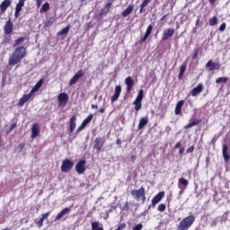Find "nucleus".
Masks as SVG:
<instances>
[{"label": "nucleus", "mask_w": 230, "mask_h": 230, "mask_svg": "<svg viewBox=\"0 0 230 230\" xmlns=\"http://www.w3.org/2000/svg\"><path fill=\"white\" fill-rule=\"evenodd\" d=\"M28 52L26 51V47L18 46L12 53L9 58V66H17L21 64L23 58H26Z\"/></svg>", "instance_id": "f257e3e1"}, {"label": "nucleus", "mask_w": 230, "mask_h": 230, "mask_svg": "<svg viewBox=\"0 0 230 230\" xmlns=\"http://www.w3.org/2000/svg\"><path fill=\"white\" fill-rule=\"evenodd\" d=\"M194 222L195 216H189L180 222L178 226V230H188L191 227V226H193Z\"/></svg>", "instance_id": "f03ea898"}, {"label": "nucleus", "mask_w": 230, "mask_h": 230, "mask_svg": "<svg viewBox=\"0 0 230 230\" xmlns=\"http://www.w3.org/2000/svg\"><path fill=\"white\" fill-rule=\"evenodd\" d=\"M130 195H132L135 200H143V202L146 200V193L145 191V187H141L138 190H130Z\"/></svg>", "instance_id": "7ed1b4c3"}, {"label": "nucleus", "mask_w": 230, "mask_h": 230, "mask_svg": "<svg viewBox=\"0 0 230 230\" xmlns=\"http://www.w3.org/2000/svg\"><path fill=\"white\" fill-rule=\"evenodd\" d=\"M143 98H145V91L140 90L137 95V98L133 102L136 112H139V111H141V107H143Z\"/></svg>", "instance_id": "20e7f679"}, {"label": "nucleus", "mask_w": 230, "mask_h": 230, "mask_svg": "<svg viewBox=\"0 0 230 230\" xmlns=\"http://www.w3.org/2000/svg\"><path fill=\"white\" fill-rule=\"evenodd\" d=\"M73 166H75V162L69 159H65L62 161L61 172L63 173H67V172H71V170H73Z\"/></svg>", "instance_id": "39448f33"}, {"label": "nucleus", "mask_w": 230, "mask_h": 230, "mask_svg": "<svg viewBox=\"0 0 230 230\" xmlns=\"http://www.w3.org/2000/svg\"><path fill=\"white\" fill-rule=\"evenodd\" d=\"M69 100V95L66 93H61L58 95V107H66L67 105V101Z\"/></svg>", "instance_id": "423d86ee"}, {"label": "nucleus", "mask_w": 230, "mask_h": 230, "mask_svg": "<svg viewBox=\"0 0 230 230\" xmlns=\"http://www.w3.org/2000/svg\"><path fill=\"white\" fill-rule=\"evenodd\" d=\"M84 75H85V71H84L83 69L77 71V73H75V75L70 79L68 85H75L78 82V80H80L82 76H84Z\"/></svg>", "instance_id": "0eeeda50"}, {"label": "nucleus", "mask_w": 230, "mask_h": 230, "mask_svg": "<svg viewBox=\"0 0 230 230\" xmlns=\"http://www.w3.org/2000/svg\"><path fill=\"white\" fill-rule=\"evenodd\" d=\"M13 32V22H12V19H9L4 26V35H12Z\"/></svg>", "instance_id": "6e6552de"}, {"label": "nucleus", "mask_w": 230, "mask_h": 230, "mask_svg": "<svg viewBox=\"0 0 230 230\" xmlns=\"http://www.w3.org/2000/svg\"><path fill=\"white\" fill-rule=\"evenodd\" d=\"M173 35H175V29L167 28L162 34V40H168V39H170V37H173Z\"/></svg>", "instance_id": "1a4fd4ad"}, {"label": "nucleus", "mask_w": 230, "mask_h": 230, "mask_svg": "<svg viewBox=\"0 0 230 230\" xmlns=\"http://www.w3.org/2000/svg\"><path fill=\"white\" fill-rule=\"evenodd\" d=\"M222 154L225 163L230 161V146H227V144H223Z\"/></svg>", "instance_id": "9d476101"}, {"label": "nucleus", "mask_w": 230, "mask_h": 230, "mask_svg": "<svg viewBox=\"0 0 230 230\" xmlns=\"http://www.w3.org/2000/svg\"><path fill=\"white\" fill-rule=\"evenodd\" d=\"M205 67L208 69V71H218L220 69V63L219 62H213V60H209L206 65Z\"/></svg>", "instance_id": "9b49d317"}, {"label": "nucleus", "mask_w": 230, "mask_h": 230, "mask_svg": "<svg viewBox=\"0 0 230 230\" xmlns=\"http://www.w3.org/2000/svg\"><path fill=\"white\" fill-rule=\"evenodd\" d=\"M75 172H77L78 175L85 172V160H81L75 164Z\"/></svg>", "instance_id": "f8f14e48"}, {"label": "nucleus", "mask_w": 230, "mask_h": 230, "mask_svg": "<svg viewBox=\"0 0 230 230\" xmlns=\"http://www.w3.org/2000/svg\"><path fill=\"white\" fill-rule=\"evenodd\" d=\"M26 3V0H19V2L16 4L15 12H14V17L17 19L21 15V12H22V7L24 6V4Z\"/></svg>", "instance_id": "ddd939ff"}, {"label": "nucleus", "mask_w": 230, "mask_h": 230, "mask_svg": "<svg viewBox=\"0 0 230 230\" xmlns=\"http://www.w3.org/2000/svg\"><path fill=\"white\" fill-rule=\"evenodd\" d=\"M163 199H164V191H160L158 192L152 199V205L153 208H155V206H157V204H159L160 200H163Z\"/></svg>", "instance_id": "4468645a"}, {"label": "nucleus", "mask_w": 230, "mask_h": 230, "mask_svg": "<svg viewBox=\"0 0 230 230\" xmlns=\"http://www.w3.org/2000/svg\"><path fill=\"white\" fill-rule=\"evenodd\" d=\"M153 30H154V25L150 24L147 26V29H146L144 36L139 40L140 44H143V42H146V39H148L149 35H152Z\"/></svg>", "instance_id": "2eb2a0df"}, {"label": "nucleus", "mask_w": 230, "mask_h": 230, "mask_svg": "<svg viewBox=\"0 0 230 230\" xmlns=\"http://www.w3.org/2000/svg\"><path fill=\"white\" fill-rule=\"evenodd\" d=\"M202 91H204V84H202V83H199L196 87H194L190 91V94L193 97L199 96V94H200V93H202Z\"/></svg>", "instance_id": "dca6fc26"}, {"label": "nucleus", "mask_w": 230, "mask_h": 230, "mask_svg": "<svg viewBox=\"0 0 230 230\" xmlns=\"http://www.w3.org/2000/svg\"><path fill=\"white\" fill-rule=\"evenodd\" d=\"M120 94H121V85H117L115 87L114 94L111 98V103H114V102H118V100L119 99Z\"/></svg>", "instance_id": "f3484780"}, {"label": "nucleus", "mask_w": 230, "mask_h": 230, "mask_svg": "<svg viewBox=\"0 0 230 230\" xmlns=\"http://www.w3.org/2000/svg\"><path fill=\"white\" fill-rule=\"evenodd\" d=\"M103 147V142H102V137H96L93 141V148L100 154L102 152V148Z\"/></svg>", "instance_id": "a211bd4d"}, {"label": "nucleus", "mask_w": 230, "mask_h": 230, "mask_svg": "<svg viewBox=\"0 0 230 230\" xmlns=\"http://www.w3.org/2000/svg\"><path fill=\"white\" fill-rule=\"evenodd\" d=\"M33 96V93L30 92L28 94H24L18 102V107H23L24 103L28 102L31 97Z\"/></svg>", "instance_id": "6ab92c4d"}, {"label": "nucleus", "mask_w": 230, "mask_h": 230, "mask_svg": "<svg viewBox=\"0 0 230 230\" xmlns=\"http://www.w3.org/2000/svg\"><path fill=\"white\" fill-rule=\"evenodd\" d=\"M11 5H12V0H4L0 4L1 13H4V12H6V10H8L9 6H11Z\"/></svg>", "instance_id": "aec40b11"}, {"label": "nucleus", "mask_w": 230, "mask_h": 230, "mask_svg": "<svg viewBox=\"0 0 230 230\" xmlns=\"http://www.w3.org/2000/svg\"><path fill=\"white\" fill-rule=\"evenodd\" d=\"M76 128V115H74L69 119V132L73 134Z\"/></svg>", "instance_id": "412c9836"}, {"label": "nucleus", "mask_w": 230, "mask_h": 230, "mask_svg": "<svg viewBox=\"0 0 230 230\" xmlns=\"http://www.w3.org/2000/svg\"><path fill=\"white\" fill-rule=\"evenodd\" d=\"M40 133V128H39V124L35 123L32 125L31 128V139H35V137H39V134Z\"/></svg>", "instance_id": "4be33fe9"}, {"label": "nucleus", "mask_w": 230, "mask_h": 230, "mask_svg": "<svg viewBox=\"0 0 230 230\" xmlns=\"http://www.w3.org/2000/svg\"><path fill=\"white\" fill-rule=\"evenodd\" d=\"M68 213H71V208H63L55 217V221L60 220L64 216L68 215Z\"/></svg>", "instance_id": "5701e85b"}, {"label": "nucleus", "mask_w": 230, "mask_h": 230, "mask_svg": "<svg viewBox=\"0 0 230 230\" xmlns=\"http://www.w3.org/2000/svg\"><path fill=\"white\" fill-rule=\"evenodd\" d=\"M125 84L127 85V93H130L134 87V79H132L130 76H128L125 79Z\"/></svg>", "instance_id": "b1692460"}, {"label": "nucleus", "mask_w": 230, "mask_h": 230, "mask_svg": "<svg viewBox=\"0 0 230 230\" xmlns=\"http://www.w3.org/2000/svg\"><path fill=\"white\" fill-rule=\"evenodd\" d=\"M44 84V79H40L37 84L32 87L31 90V94H33L34 93H37L40 87Z\"/></svg>", "instance_id": "393cba45"}, {"label": "nucleus", "mask_w": 230, "mask_h": 230, "mask_svg": "<svg viewBox=\"0 0 230 230\" xmlns=\"http://www.w3.org/2000/svg\"><path fill=\"white\" fill-rule=\"evenodd\" d=\"M148 125V117H143L139 119L138 123V130H142V128H145Z\"/></svg>", "instance_id": "a878e982"}, {"label": "nucleus", "mask_w": 230, "mask_h": 230, "mask_svg": "<svg viewBox=\"0 0 230 230\" xmlns=\"http://www.w3.org/2000/svg\"><path fill=\"white\" fill-rule=\"evenodd\" d=\"M134 12V4H129L122 13V17H128Z\"/></svg>", "instance_id": "bb28decb"}, {"label": "nucleus", "mask_w": 230, "mask_h": 230, "mask_svg": "<svg viewBox=\"0 0 230 230\" xmlns=\"http://www.w3.org/2000/svg\"><path fill=\"white\" fill-rule=\"evenodd\" d=\"M112 6V3H108L102 10L100 13V15L102 17H105L109 12H111V7Z\"/></svg>", "instance_id": "cd10ccee"}, {"label": "nucleus", "mask_w": 230, "mask_h": 230, "mask_svg": "<svg viewBox=\"0 0 230 230\" xmlns=\"http://www.w3.org/2000/svg\"><path fill=\"white\" fill-rule=\"evenodd\" d=\"M184 105V100H181L176 103L175 106V114L176 116H179V114H181V111H182V106Z\"/></svg>", "instance_id": "c85d7f7f"}, {"label": "nucleus", "mask_w": 230, "mask_h": 230, "mask_svg": "<svg viewBox=\"0 0 230 230\" xmlns=\"http://www.w3.org/2000/svg\"><path fill=\"white\" fill-rule=\"evenodd\" d=\"M202 122V119H194L192 121L189 122L184 128H191L192 127H195L197 125H200Z\"/></svg>", "instance_id": "c756f323"}, {"label": "nucleus", "mask_w": 230, "mask_h": 230, "mask_svg": "<svg viewBox=\"0 0 230 230\" xmlns=\"http://www.w3.org/2000/svg\"><path fill=\"white\" fill-rule=\"evenodd\" d=\"M92 230H103V225H100V222L94 221L92 222Z\"/></svg>", "instance_id": "7c9ffc66"}, {"label": "nucleus", "mask_w": 230, "mask_h": 230, "mask_svg": "<svg viewBox=\"0 0 230 230\" xmlns=\"http://www.w3.org/2000/svg\"><path fill=\"white\" fill-rule=\"evenodd\" d=\"M69 30H71V25H67L66 27L61 29L58 32V35L61 36V35H67V33H69Z\"/></svg>", "instance_id": "2f4dec72"}, {"label": "nucleus", "mask_w": 230, "mask_h": 230, "mask_svg": "<svg viewBox=\"0 0 230 230\" xmlns=\"http://www.w3.org/2000/svg\"><path fill=\"white\" fill-rule=\"evenodd\" d=\"M150 1H152V0H144L142 2V4H140L139 13H143V12H146L145 8H146V6H148V4L150 3Z\"/></svg>", "instance_id": "473e14b6"}, {"label": "nucleus", "mask_w": 230, "mask_h": 230, "mask_svg": "<svg viewBox=\"0 0 230 230\" xmlns=\"http://www.w3.org/2000/svg\"><path fill=\"white\" fill-rule=\"evenodd\" d=\"M178 184L179 188H181V186H184L186 188L188 187V184H190V181H188V180H186L185 178H180L178 180Z\"/></svg>", "instance_id": "72a5a7b5"}, {"label": "nucleus", "mask_w": 230, "mask_h": 230, "mask_svg": "<svg viewBox=\"0 0 230 230\" xmlns=\"http://www.w3.org/2000/svg\"><path fill=\"white\" fill-rule=\"evenodd\" d=\"M209 26H217L218 24V18L217 16H213L212 18H209Z\"/></svg>", "instance_id": "f704fd0d"}, {"label": "nucleus", "mask_w": 230, "mask_h": 230, "mask_svg": "<svg viewBox=\"0 0 230 230\" xmlns=\"http://www.w3.org/2000/svg\"><path fill=\"white\" fill-rule=\"evenodd\" d=\"M48 10H49V3L46 2L41 6L40 12V13H45L46 12H48Z\"/></svg>", "instance_id": "c9c22d12"}, {"label": "nucleus", "mask_w": 230, "mask_h": 230, "mask_svg": "<svg viewBox=\"0 0 230 230\" xmlns=\"http://www.w3.org/2000/svg\"><path fill=\"white\" fill-rule=\"evenodd\" d=\"M25 38L24 37H20L17 40H15L14 43H13V48L17 47V46H21V44H22V42H24Z\"/></svg>", "instance_id": "e433bc0d"}, {"label": "nucleus", "mask_w": 230, "mask_h": 230, "mask_svg": "<svg viewBox=\"0 0 230 230\" xmlns=\"http://www.w3.org/2000/svg\"><path fill=\"white\" fill-rule=\"evenodd\" d=\"M199 51H200V49L199 47L193 49L192 60H197V58H199Z\"/></svg>", "instance_id": "4c0bfd02"}, {"label": "nucleus", "mask_w": 230, "mask_h": 230, "mask_svg": "<svg viewBox=\"0 0 230 230\" xmlns=\"http://www.w3.org/2000/svg\"><path fill=\"white\" fill-rule=\"evenodd\" d=\"M93 118H94V115L93 114H90L87 118H85L84 120H83V123L84 125H89L90 121H93Z\"/></svg>", "instance_id": "58836bf2"}, {"label": "nucleus", "mask_w": 230, "mask_h": 230, "mask_svg": "<svg viewBox=\"0 0 230 230\" xmlns=\"http://www.w3.org/2000/svg\"><path fill=\"white\" fill-rule=\"evenodd\" d=\"M15 127H17V122L11 124L9 128L5 130L6 136H9V134L12 132V130H13V128H15Z\"/></svg>", "instance_id": "ea45409f"}, {"label": "nucleus", "mask_w": 230, "mask_h": 230, "mask_svg": "<svg viewBox=\"0 0 230 230\" xmlns=\"http://www.w3.org/2000/svg\"><path fill=\"white\" fill-rule=\"evenodd\" d=\"M227 77H218L216 80V84H227Z\"/></svg>", "instance_id": "a19ab883"}, {"label": "nucleus", "mask_w": 230, "mask_h": 230, "mask_svg": "<svg viewBox=\"0 0 230 230\" xmlns=\"http://www.w3.org/2000/svg\"><path fill=\"white\" fill-rule=\"evenodd\" d=\"M35 224H36L37 227H39V229H40V227H42V226H44V221L40 217L38 221L35 220Z\"/></svg>", "instance_id": "79ce46f5"}, {"label": "nucleus", "mask_w": 230, "mask_h": 230, "mask_svg": "<svg viewBox=\"0 0 230 230\" xmlns=\"http://www.w3.org/2000/svg\"><path fill=\"white\" fill-rule=\"evenodd\" d=\"M24 146H26V144L22 143L19 144L18 146L16 147L17 152L21 153L24 150Z\"/></svg>", "instance_id": "37998d69"}, {"label": "nucleus", "mask_w": 230, "mask_h": 230, "mask_svg": "<svg viewBox=\"0 0 230 230\" xmlns=\"http://www.w3.org/2000/svg\"><path fill=\"white\" fill-rule=\"evenodd\" d=\"M158 211H160V213L166 211V205L164 203L160 204L158 206Z\"/></svg>", "instance_id": "c03bdc74"}, {"label": "nucleus", "mask_w": 230, "mask_h": 230, "mask_svg": "<svg viewBox=\"0 0 230 230\" xmlns=\"http://www.w3.org/2000/svg\"><path fill=\"white\" fill-rule=\"evenodd\" d=\"M85 127H87L84 122H82V124L78 127L76 132L78 134V132H82V130H84L85 128Z\"/></svg>", "instance_id": "a18cd8bd"}, {"label": "nucleus", "mask_w": 230, "mask_h": 230, "mask_svg": "<svg viewBox=\"0 0 230 230\" xmlns=\"http://www.w3.org/2000/svg\"><path fill=\"white\" fill-rule=\"evenodd\" d=\"M187 65L186 64H182L181 66H180V73H186V68H187Z\"/></svg>", "instance_id": "49530a36"}, {"label": "nucleus", "mask_w": 230, "mask_h": 230, "mask_svg": "<svg viewBox=\"0 0 230 230\" xmlns=\"http://www.w3.org/2000/svg\"><path fill=\"white\" fill-rule=\"evenodd\" d=\"M130 209V206L128 205V201H127L122 207V211H128Z\"/></svg>", "instance_id": "de8ad7c7"}, {"label": "nucleus", "mask_w": 230, "mask_h": 230, "mask_svg": "<svg viewBox=\"0 0 230 230\" xmlns=\"http://www.w3.org/2000/svg\"><path fill=\"white\" fill-rule=\"evenodd\" d=\"M50 214H51L50 211L46 212L45 214H43V215L41 216L42 220H43V221L48 220V217H49Z\"/></svg>", "instance_id": "09e8293b"}, {"label": "nucleus", "mask_w": 230, "mask_h": 230, "mask_svg": "<svg viewBox=\"0 0 230 230\" xmlns=\"http://www.w3.org/2000/svg\"><path fill=\"white\" fill-rule=\"evenodd\" d=\"M143 229V224H137L133 226V230H142Z\"/></svg>", "instance_id": "8fccbe9b"}, {"label": "nucleus", "mask_w": 230, "mask_h": 230, "mask_svg": "<svg viewBox=\"0 0 230 230\" xmlns=\"http://www.w3.org/2000/svg\"><path fill=\"white\" fill-rule=\"evenodd\" d=\"M226 22H223L219 27V31H226Z\"/></svg>", "instance_id": "3c124183"}, {"label": "nucleus", "mask_w": 230, "mask_h": 230, "mask_svg": "<svg viewBox=\"0 0 230 230\" xmlns=\"http://www.w3.org/2000/svg\"><path fill=\"white\" fill-rule=\"evenodd\" d=\"M195 151V146H190L187 150H186V153L187 154H192V152Z\"/></svg>", "instance_id": "603ef678"}, {"label": "nucleus", "mask_w": 230, "mask_h": 230, "mask_svg": "<svg viewBox=\"0 0 230 230\" xmlns=\"http://www.w3.org/2000/svg\"><path fill=\"white\" fill-rule=\"evenodd\" d=\"M54 20L50 18L45 24V26H53Z\"/></svg>", "instance_id": "864d4df0"}, {"label": "nucleus", "mask_w": 230, "mask_h": 230, "mask_svg": "<svg viewBox=\"0 0 230 230\" xmlns=\"http://www.w3.org/2000/svg\"><path fill=\"white\" fill-rule=\"evenodd\" d=\"M43 1L44 0H36V6H37V8H40Z\"/></svg>", "instance_id": "5fc2aeb1"}, {"label": "nucleus", "mask_w": 230, "mask_h": 230, "mask_svg": "<svg viewBox=\"0 0 230 230\" xmlns=\"http://www.w3.org/2000/svg\"><path fill=\"white\" fill-rule=\"evenodd\" d=\"M181 142H177L176 144H175V146H174V148H181Z\"/></svg>", "instance_id": "6e6d98bb"}, {"label": "nucleus", "mask_w": 230, "mask_h": 230, "mask_svg": "<svg viewBox=\"0 0 230 230\" xmlns=\"http://www.w3.org/2000/svg\"><path fill=\"white\" fill-rule=\"evenodd\" d=\"M182 76H184V74L181 73V72H180L179 75H178V78H179L180 80H182Z\"/></svg>", "instance_id": "4d7b16f0"}, {"label": "nucleus", "mask_w": 230, "mask_h": 230, "mask_svg": "<svg viewBox=\"0 0 230 230\" xmlns=\"http://www.w3.org/2000/svg\"><path fill=\"white\" fill-rule=\"evenodd\" d=\"M196 26H199L200 24V17L199 16L198 19L196 20Z\"/></svg>", "instance_id": "13d9d810"}, {"label": "nucleus", "mask_w": 230, "mask_h": 230, "mask_svg": "<svg viewBox=\"0 0 230 230\" xmlns=\"http://www.w3.org/2000/svg\"><path fill=\"white\" fill-rule=\"evenodd\" d=\"M179 154L180 155L184 154V147L180 148Z\"/></svg>", "instance_id": "bf43d9fd"}, {"label": "nucleus", "mask_w": 230, "mask_h": 230, "mask_svg": "<svg viewBox=\"0 0 230 230\" xmlns=\"http://www.w3.org/2000/svg\"><path fill=\"white\" fill-rule=\"evenodd\" d=\"M116 145H121V139L118 138L116 141Z\"/></svg>", "instance_id": "052dcab7"}, {"label": "nucleus", "mask_w": 230, "mask_h": 230, "mask_svg": "<svg viewBox=\"0 0 230 230\" xmlns=\"http://www.w3.org/2000/svg\"><path fill=\"white\" fill-rule=\"evenodd\" d=\"M99 112H101V114H103V112H105V109L101 108V109L99 110Z\"/></svg>", "instance_id": "680f3d73"}, {"label": "nucleus", "mask_w": 230, "mask_h": 230, "mask_svg": "<svg viewBox=\"0 0 230 230\" xmlns=\"http://www.w3.org/2000/svg\"><path fill=\"white\" fill-rule=\"evenodd\" d=\"M91 107L92 109H98V105H95V104H92Z\"/></svg>", "instance_id": "e2e57ef3"}, {"label": "nucleus", "mask_w": 230, "mask_h": 230, "mask_svg": "<svg viewBox=\"0 0 230 230\" xmlns=\"http://www.w3.org/2000/svg\"><path fill=\"white\" fill-rule=\"evenodd\" d=\"M167 16H168V14H164V15L161 18V21H164V19H166Z\"/></svg>", "instance_id": "0e129e2a"}, {"label": "nucleus", "mask_w": 230, "mask_h": 230, "mask_svg": "<svg viewBox=\"0 0 230 230\" xmlns=\"http://www.w3.org/2000/svg\"><path fill=\"white\" fill-rule=\"evenodd\" d=\"M131 159H132V161H133V163H134V161H136V159H137V156H136V155H132V156H131Z\"/></svg>", "instance_id": "69168bd1"}, {"label": "nucleus", "mask_w": 230, "mask_h": 230, "mask_svg": "<svg viewBox=\"0 0 230 230\" xmlns=\"http://www.w3.org/2000/svg\"><path fill=\"white\" fill-rule=\"evenodd\" d=\"M217 0H209L210 4H213L214 3H216Z\"/></svg>", "instance_id": "338daca9"}, {"label": "nucleus", "mask_w": 230, "mask_h": 230, "mask_svg": "<svg viewBox=\"0 0 230 230\" xmlns=\"http://www.w3.org/2000/svg\"><path fill=\"white\" fill-rule=\"evenodd\" d=\"M182 193H183V190H181L180 193H179V195H182Z\"/></svg>", "instance_id": "774afa93"}]
</instances>
